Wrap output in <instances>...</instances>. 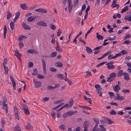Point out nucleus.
<instances>
[{
    "mask_svg": "<svg viewBox=\"0 0 131 131\" xmlns=\"http://www.w3.org/2000/svg\"><path fill=\"white\" fill-rule=\"evenodd\" d=\"M26 128L27 129H31L33 128V127L30 123H28L27 124V127H26Z\"/></svg>",
    "mask_w": 131,
    "mask_h": 131,
    "instance_id": "nucleus-20",
    "label": "nucleus"
},
{
    "mask_svg": "<svg viewBox=\"0 0 131 131\" xmlns=\"http://www.w3.org/2000/svg\"><path fill=\"white\" fill-rule=\"evenodd\" d=\"M37 24L39 26L43 27H46L47 26L46 23L44 22L43 21L38 22L37 23Z\"/></svg>",
    "mask_w": 131,
    "mask_h": 131,
    "instance_id": "nucleus-6",
    "label": "nucleus"
},
{
    "mask_svg": "<svg viewBox=\"0 0 131 131\" xmlns=\"http://www.w3.org/2000/svg\"><path fill=\"white\" fill-rule=\"evenodd\" d=\"M64 80L65 81L68 82V84L70 85H72V82L68 79L66 77V78L64 79Z\"/></svg>",
    "mask_w": 131,
    "mask_h": 131,
    "instance_id": "nucleus-23",
    "label": "nucleus"
},
{
    "mask_svg": "<svg viewBox=\"0 0 131 131\" xmlns=\"http://www.w3.org/2000/svg\"><path fill=\"white\" fill-rule=\"evenodd\" d=\"M63 101V100H61L56 101H55L54 102V103L55 104H59L61 102H62Z\"/></svg>",
    "mask_w": 131,
    "mask_h": 131,
    "instance_id": "nucleus-59",
    "label": "nucleus"
},
{
    "mask_svg": "<svg viewBox=\"0 0 131 131\" xmlns=\"http://www.w3.org/2000/svg\"><path fill=\"white\" fill-rule=\"evenodd\" d=\"M37 78L39 79H43L45 78V77L43 75L40 74H38L37 75Z\"/></svg>",
    "mask_w": 131,
    "mask_h": 131,
    "instance_id": "nucleus-29",
    "label": "nucleus"
},
{
    "mask_svg": "<svg viewBox=\"0 0 131 131\" xmlns=\"http://www.w3.org/2000/svg\"><path fill=\"white\" fill-rule=\"evenodd\" d=\"M27 52L28 53H37V52H35V51L33 49H29L27 51Z\"/></svg>",
    "mask_w": 131,
    "mask_h": 131,
    "instance_id": "nucleus-15",
    "label": "nucleus"
},
{
    "mask_svg": "<svg viewBox=\"0 0 131 131\" xmlns=\"http://www.w3.org/2000/svg\"><path fill=\"white\" fill-rule=\"evenodd\" d=\"M50 71L52 72H56L57 71V70L53 67H51L50 69Z\"/></svg>",
    "mask_w": 131,
    "mask_h": 131,
    "instance_id": "nucleus-47",
    "label": "nucleus"
},
{
    "mask_svg": "<svg viewBox=\"0 0 131 131\" xmlns=\"http://www.w3.org/2000/svg\"><path fill=\"white\" fill-rule=\"evenodd\" d=\"M100 90H97V93L99 94V96H102V92Z\"/></svg>",
    "mask_w": 131,
    "mask_h": 131,
    "instance_id": "nucleus-49",
    "label": "nucleus"
},
{
    "mask_svg": "<svg viewBox=\"0 0 131 131\" xmlns=\"http://www.w3.org/2000/svg\"><path fill=\"white\" fill-rule=\"evenodd\" d=\"M95 88L97 89V90H101L102 88L101 87L99 84H96L95 85Z\"/></svg>",
    "mask_w": 131,
    "mask_h": 131,
    "instance_id": "nucleus-36",
    "label": "nucleus"
},
{
    "mask_svg": "<svg viewBox=\"0 0 131 131\" xmlns=\"http://www.w3.org/2000/svg\"><path fill=\"white\" fill-rule=\"evenodd\" d=\"M111 52V51H109L108 52H106L105 53L103 54L102 57H101L99 58H97V60H101L103 58H104V57L106 56L108 54H110Z\"/></svg>",
    "mask_w": 131,
    "mask_h": 131,
    "instance_id": "nucleus-10",
    "label": "nucleus"
},
{
    "mask_svg": "<svg viewBox=\"0 0 131 131\" xmlns=\"http://www.w3.org/2000/svg\"><path fill=\"white\" fill-rule=\"evenodd\" d=\"M14 115L18 114V110L16 107H14Z\"/></svg>",
    "mask_w": 131,
    "mask_h": 131,
    "instance_id": "nucleus-38",
    "label": "nucleus"
},
{
    "mask_svg": "<svg viewBox=\"0 0 131 131\" xmlns=\"http://www.w3.org/2000/svg\"><path fill=\"white\" fill-rule=\"evenodd\" d=\"M89 122V121H85L84 124V129H88Z\"/></svg>",
    "mask_w": 131,
    "mask_h": 131,
    "instance_id": "nucleus-12",
    "label": "nucleus"
},
{
    "mask_svg": "<svg viewBox=\"0 0 131 131\" xmlns=\"http://www.w3.org/2000/svg\"><path fill=\"white\" fill-rule=\"evenodd\" d=\"M114 79H112V78H111L110 77H108L107 81L108 82H111Z\"/></svg>",
    "mask_w": 131,
    "mask_h": 131,
    "instance_id": "nucleus-58",
    "label": "nucleus"
},
{
    "mask_svg": "<svg viewBox=\"0 0 131 131\" xmlns=\"http://www.w3.org/2000/svg\"><path fill=\"white\" fill-rule=\"evenodd\" d=\"M83 97L84 100H86L90 104H92V100L91 98H88L85 95H84Z\"/></svg>",
    "mask_w": 131,
    "mask_h": 131,
    "instance_id": "nucleus-13",
    "label": "nucleus"
},
{
    "mask_svg": "<svg viewBox=\"0 0 131 131\" xmlns=\"http://www.w3.org/2000/svg\"><path fill=\"white\" fill-rule=\"evenodd\" d=\"M110 76L111 78H112L115 77L116 76V74L114 72L112 73L110 75Z\"/></svg>",
    "mask_w": 131,
    "mask_h": 131,
    "instance_id": "nucleus-34",
    "label": "nucleus"
},
{
    "mask_svg": "<svg viewBox=\"0 0 131 131\" xmlns=\"http://www.w3.org/2000/svg\"><path fill=\"white\" fill-rule=\"evenodd\" d=\"M7 102V98L6 96H4L3 97V101L2 103H6Z\"/></svg>",
    "mask_w": 131,
    "mask_h": 131,
    "instance_id": "nucleus-42",
    "label": "nucleus"
},
{
    "mask_svg": "<svg viewBox=\"0 0 131 131\" xmlns=\"http://www.w3.org/2000/svg\"><path fill=\"white\" fill-rule=\"evenodd\" d=\"M47 88L48 89H49L50 90H53L54 89V88L53 87L51 86H48L47 87Z\"/></svg>",
    "mask_w": 131,
    "mask_h": 131,
    "instance_id": "nucleus-61",
    "label": "nucleus"
},
{
    "mask_svg": "<svg viewBox=\"0 0 131 131\" xmlns=\"http://www.w3.org/2000/svg\"><path fill=\"white\" fill-rule=\"evenodd\" d=\"M68 116H70L72 115L73 114V112L72 111H70L67 112Z\"/></svg>",
    "mask_w": 131,
    "mask_h": 131,
    "instance_id": "nucleus-28",
    "label": "nucleus"
},
{
    "mask_svg": "<svg viewBox=\"0 0 131 131\" xmlns=\"http://www.w3.org/2000/svg\"><path fill=\"white\" fill-rule=\"evenodd\" d=\"M21 107L22 109L24 110V112L27 115L30 114V113L29 111L28 107L26 105H21Z\"/></svg>",
    "mask_w": 131,
    "mask_h": 131,
    "instance_id": "nucleus-1",
    "label": "nucleus"
},
{
    "mask_svg": "<svg viewBox=\"0 0 131 131\" xmlns=\"http://www.w3.org/2000/svg\"><path fill=\"white\" fill-rule=\"evenodd\" d=\"M20 48L21 49L24 46V43L22 42H20L19 44Z\"/></svg>",
    "mask_w": 131,
    "mask_h": 131,
    "instance_id": "nucleus-60",
    "label": "nucleus"
},
{
    "mask_svg": "<svg viewBox=\"0 0 131 131\" xmlns=\"http://www.w3.org/2000/svg\"><path fill=\"white\" fill-rule=\"evenodd\" d=\"M124 99V97L123 96H120L119 95L118 96L117 99L116 100H122Z\"/></svg>",
    "mask_w": 131,
    "mask_h": 131,
    "instance_id": "nucleus-43",
    "label": "nucleus"
},
{
    "mask_svg": "<svg viewBox=\"0 0 131 131\" xmlns=\"http://www.w3.org/2000/svg\"><path fill=\"white\" fill-rule=\"evenodd\" d=\"M14 129L16 130L17 131H21L20 129V127L18 125H17L14 127Z\"/></svg>",
    "mask_w": 131,
    "mask_h": 131,
    "instance_id": "nucleus-40",
    "label": "nucleus"
},
{
    "mask_svg": "<svg viewBox=\"0 0 131 131\" xmlns=\"http://www.w3.org/2000/svg\"><path fill=\"white\" fill-rule=\"evenodd\" d=\"M33 82L34 86L35 88H39L41 85V83L40 81L36 80L35 79H33Z\"/></svg>",
    "mask_w": 131,
    "mask_h": 131,
    "instance_id": "nucleus-2",
    "label": "nucleus"
},
{
    "mask_svg": "<svg viewBox=\"0 0 131 131\" xmlns=\"http://www.w3.org/2000/svg\"><path fill=\"white\" fill-rule=\"evenodd\" d=\"M107 67L109 69H113L115 68V66L113 65H107Z\"/></svg>",
    "mask_w": 131,
    "mask_h": 131,
    "instance_id": "nucleus-30",
    "label": "nucleus"
},
{
    "mask_svg": "<svg viewBox=\"0 0 131 131\" xmlns=\"http://www.w3.org/2000/svg\"><path fill=\"white\" fill-rule=\"evenodd\" d=\"M124 76V79L125 80L128 81L130 79L129 77V75L127 73L124 72L123 73Z\"/></svg>",
    "mask_w": 131,
    "mask_h": 131,
    "instance_id": "nucleus-8",
    "label": "nucleus"
},
{
    "mask_svg": "<svg viewBox=\"0 0 131 131\" xmlns=\"http://www.w3.org/2000/svg\"><path fill=\"white\" fill-rule=\"evenodd\" d=\"M21 8L23 9L26 10L27 8V6L26 4H21L20 5Z\"/></svg>",
    "mask_w": 131,
    "mask_h": 131,
    "instance_id": "nucleus-18",
    "label": "nucleus"
},
{
    "mask_svg": "<svg viewBox=\"0 0 131 131\" xmlns=\"http://www.w3.org/2000/svg\"><path fill=\"white\" fill-rule=\"evenodd\" d=\"M94 121L96 123V124H98L99 123V120L95 118H93Z\"/></svg>",
    "mask_w": 131,
    "mask_h": 131,
    "instance_id": "nucleus-57",
    "label": "nucleus"
},
{
    "mask_svg": "<svg viewBox=\"0 0 131 131\" xmlns=\"http://www.w3.org/2000/svg\"><path fill=\"white\" fill-rule=\"evenodd\" d=\"M35 11L36 12L45 13H46L47 12L46 10L42 8L36 9L35 10Z\"/></svg>",
    "mask_w": 131,
    "mask_h": 131,
    "instance_id": "nucleus-4",
    "label": "nucleus"
},
{
    "mask_svg": "<svg viewBox=\"0 0 131 131\" xmlns=\"http://www.w3.org/2000/svg\"><path fill=\"white\" fill-rule=\"evenodd\" d=\"M116 38V36L113 37L112 38L111 37H108L107 38L108 39L110 40H112L115 39Z\"/></svg>",
    "mask_w": 131,
    "mask_h": 131,
    "instance_id": "nucleus-51",
    "label": "nucleus"
},
{
    "mask_svg": "<svg viewBox=\"0 0 131 131\" xmlns=\"http://www.w3.org/2000/svg\"><path fill=\"white\" fill-rule=\"evenodd\" d=\"M42 62L43 72L45 74H46L47 73L46 63L44 60L43 59H42Z\"/></svg>",
    "mask_w": 131,
    "mask_h": 131,
    "instance_id": "nucleus-3",
    "label": "nucleus"
},
{
    "mask_svg": "<svg viewBox=\"0 0 131 131\" xmlns=\"http://www.w3.org/2000/svg\"><path fill=\"white\" fill-rule=\"evenodd\" d=\"M21 82H22L23 83L22 84H21V85H23V90H25L26 89V84L25 83V82L24 81H21Z\"/></svg>",
    "mask_w": 131,
    "mask_h": 131,
    "instance_id": "nucleus-48",
    "label": "nucleus"
},
{
    "mask_svg": "<svg viewBox=\"0 0 131 131\" xmlns=\"http://www.w3.org/2000/svg\"><path fill=\"white\" fill-rule=\"evenodd\" d=\"M59 128L60 129L63 130H64L66 129V128L65 127V126L63 124L62 125L60 126L59 127Z\"/></svg>",
    "mask_w": 131,
    "mask_h": 131,
    "instance_id": "nucleus-37",
    "label": "nucleus"
},
{
    "mask_svg": "<svg viewBox=\"0 0 131 131\" xmlns=\"http://www.w3.org/2000/svg\"><path fill=\"white\" fill-rule=\"evenodd\" d=\"M128 9V6H126L124 8H123L121 11V13H123L124 12H125L126 10H127Z\"/></svg>",
    "mask_w": 131,
    "mask_h": 131,
    "instance_id": "nucleus-32",
    "label": "nucleus"
},
{
    "mask_svg": "<svg viewBox=\"0 0 131 131\" xmlns=\"http://www.w3.org/2000/svg\"><path fill=\"white\" fill-rule=\"evenodd\" d=\"M68 117V115L67 112L63 114L62 115V117L64 118H67Z\"/></svg>",
    "mask_w": 131,
    "mask_h": 131,
    "instance_id": "nucleus-54",
    "label": "nucleus"
},
{
    "mask_svg": "<svg viewBox=\"0 0 131 131\" xmlns=\"http://www.w3.org/2000/svg\"><path fill=\"white\" fill-rule=\"evenodd\" d=\"M52 38L51 42L53 43H54L55 42V40L53 34L52 35Z\"/></svg>",
    "mask_w": 131,
    "mask_h": 131,
    "instance_id": "nucleus-44",
    "label": "nucleus"
},
{
    "mask_svg": "<svg viewBox=\"0 0 131 131\" xmlns=\"http://www.w3.org/2000/svg\"><path fill=\"white\" fill-rule=\"evenodd\" d=\"M73 100H71L69 102V107H71L73 104Z\"/></svg>",
    "mask_w": 131,
    "mask_h": 131,
    "instance_id": "nucleus-55",
    "label": "nucleus"
},
{
    "mask_svg": "<svg viewBox=\"0 0 131 131\" xmlns=\"http://www.w3.org/2000/svg\"><path fill=\"white\" fill-rule=\"evenodd\" d=\"M57 78L59 79L62 80L64 78L62 74H58L56 75Z\"/></svg>",
    "mask_w": 131,
    "mask_h": 131,
    "instance_id": "nucleus-16",
    "label": "nucleus"
},
{
    "mask_svg": "<svg viewBox=\"0 0 131 131\" xmlns=\"http://www.w3.org/2000/svg\"><path fill=\"white\" fill-rule=\"evenodd\" d=\"M123 74V71L122 70L119 71L117 73V76L118 77H121Z\"/></svg>",
    "mask_w": 131,
    "mask_h": 131,
    "instance_id": "nucleus-24",
    "label": "nucleus"
},
{
    "mask_svg": "<svg viewBox=\"0 0 131 131\" xmlns=\"http://www.w3.org/2000/svg\"><path fill=\"white\" fill-rule=\"evenodd\" d=\"M57 52H53L51 54L50 57L51 58L54 57L57 55Z\"/></svg>",
    "mask_w": 131,
    "mask_h": 131,
    "instance_id": "nucleus-27",
    "label": "nucleus"
},
{
    "mask_svg": "<svg viewBox=\"0 0 131 131\" xmlns=\"http://www.w3.org/2000/svg\"><path fill=\"white\" fill-rule=\"evenodd\" d=\"M96 37L97 38L98 40H102L103 39V37L102 36L100 35L98 32H97L96 33Z\"/></svg>",
    "mask_w": 131,
    "mask_h": 131,
    "instance_id": "nucleus-14",
    "label": "nucleus"
},
{
    "mask_svg": "<svg viewBox=\"0 0 131 131\" xmlns=\"http://www.w3.org/2000/svg\"><path fill=\"white\" fill-rule=\"evenodd\" d=\"M110 104L112 105H115L116 106H117L118 105V104L115 102H111Z\"/></svg>",
    "mask_w": 131,
    "mask_h": 131,
    "instance_id": "nucleus-62",
    "label": "nucleus"
},
{
    "mask_svg": "<svg viewBox=\"0 0 131 131\" xmlns=\"http://www.w3.org/2000/svg\"><path fill=\"white\" fill-rule=\"evenodd\" d=\"M56 50L59 53H62V50L60 48L59 46H56Z\"/></svg>",
    "mask_w": 131,
    "mask_h": 131,
    "instance_id": "nucleus-19",
    "label": "nucleus"
},
{
    "mask_svg": "<svg viewBox=\"0 0 131 131\" xmlns=\"http://www.w3.org/2000/svg\"><path fill=\"white\" fill-rule=\"evenodd\" d=\"M121 55V53H117L115 55V56L112 57L111 58H115Z\"/></svg>",
    "mask_w": 131,
    "mask_h": 131,
    "instance_id": "nucleus-46",
    "label": "nucleus"
},
{
    "mask_svg": "<svg viewBox=\"0 0 131 131\" xmlns=\"http://www.w3.org/2000/svg\"><path fill=\"white\" fill-rule=\"evenodd\" d=\"M113 89L117 92H118V91L120 89V86L117 85H116L114 86H113Z\"/></svg>",
    "mask_w": 131,
    "mask_h": 131,
    "instance_id": "nucleus-11",
    "label": "nucleus"
},
{
    "mask_svg": "<svg viewBox=\"0 0 131 131\" xmlns=\"http://www.w3.org/2000/svg\"><path fill=\"white\" fill-rule=\"evenodd\" d=\"M106 62H102L100 63V64L97 65L96 66V67L98 68L99 67L103 65L104 64H105Z\"/></svg>",
    "mask_w": 131,
    "mask_h": 131,
    "instance_id": "nucleus-50",
    "label": "nucleus"
},
{
    "mask_svg": "<svg viewBox=\"0 0 131 131\" xmlns=\"http://www.w3.org/2000/svg\"><path fill=\"white\" fill-rule=\"evenodd\" d=\"M55 65L59 67H62L63 64L60 62H57L55 64Z\"/></svg>",
    "mask_w": 131,
    "mask_h": 131,
    "instance_id": "nucleus-21",
    "label": "nucleus"
},
{
    "mask_svg": "<svg viewBox=\"0 0 131 131\" xmlns=\"http://www.w3.org/2000/svg\"><path fill=\"white\" fill-rule=\"evenodd\" d=\"M7 19L8 20L12 16V15L9 12H7Z\"/></svg>",
    "mask_w": 131,
    "mask_h": 131,
    "instance_id": "nucleus-31",
    "label": "nucleus"
},
{
    "mask_svg": "<svg viewBox=\"0 0 131 131\" xmlns=\"http://www.w3.org/2000/svg\"><path fill=\"white\" fill-rule=\"evenodd\" d=\"M14 55L15 56H16L18 58L19 60H20V61H21V59L20 58V56H21V55L20 54V55H19L17 53H15L14 54Z\"/></svg>",
    "mask_w": 131,
    "mask_h": 131,
    "instance_id": "nucleus-52",
    "label": "nucleus"
},
{
    "mask_svg": "<svg viewBox=\"0 0 131 131\" xmlns=\"http://www.w3.org/2000/svg\"><path fill=\"white\" fill-rule=\"evenodd\" d=\"M10 79L11 81L12 82V83L13 84V88L15 90H16V83L15 81L13 79V77L11 76H10Z\"/></svg>",
    "mask_w": 131,
    "mask_h": 131,
    "instance_id": "nucleus-7",
    "label": "nucleus"
},
{
    "mask_svg": "<svg viewBox=\"0 0 131 131\" xmlns=\"http://www.w3.org/2000/svg\"><path fill=\"white\" fill-rule=\"evenodd\" d=\"M50 27L52 30H54L56 29V26L52 24H50Z\"/></svg>",
    "mask_w": 131,
    "mask_h": 131,
    "instance_id": "nucleus-25",
    "label": "nucleus"
},
{
    "mask_svg": "<svg viewBox=\"0 0 131 131\" xmlns=\"http://www.w3.org/2000/svg\"><path fill=\"white\" fill-rule=\"evenodd\" d=\"M35 19V18L33 17L32 16H30L28 18L27 21L28 22H30L34 21Z\"/></svg>",
    "mask_w": 131,
    "mask_h": 131,
    "instance_id": "nucleus-17",
    "label": "nucleus"
},
{
    "mask_svg": "<svg viewBox=\"0 0 131 131\" xmlns=\"http://www.w3.org/2000/svg\"><path fill=\"white\" fill-rule=\"evenodd\" d=\"M4 68V69L5 71V73L6 75L8 74V69L7 67L6 66H3Z\"/></svg>",
    "mask_w": 131,
    "mask_h": 131,
    "instance_id": "nucleus-26",
    "label": "nucleus"
},
{
    "mask_svg": "<svg viewBox=\"0 0 131 131\" xmlns=\"http://www.w3.org/2000/svg\"><path fill=\"white\" fill-rule=\"evenodd\" d=\"M4 61L3 63V66H6L7 63V60L6 58L4 59Z\"/></svg>",
    "mask_w": 131,
    "mask_h": 131,
    "instance_id": "nucleus-53",
    "label": "nucleus"
},
{
    "mask_svg": "<svg viewBox=\"0 0 131 131\" xmlns=\"http://www.w3.org/2000/svg\"><path fill=\"white\" fill-rule=\"evenodd\" d=\"M58 31L57 32V36H58L60 35L62 33V30L60 29H59L58 30Z\"/></svg>",
    "mask_w": 131,
    "mask_h": 131,
    "instance_id": "nucleus-41",
    "label": "nucleus"
},
{
    "mask_svg": "<svg viewBox=\"0 0 131 131\" xmlns=\"http://www.w3.org/2000/svg\"><path fill=\"white\" fill-rule=\"evenodd\" d=\"M10 27L12 30H13L14 28V23L13 21H11L10 24Z\"/></svg>",
    "mask_w": 131,
    "mask_h": 131,
    "instance_id": "nucleus-33",
    "label": "nucleus"
},
{
    "mask_svg": "<svg viewBox=\"0 0 131 131\" xmlns=\"http://www.w3.org/2000/svg\"><path fill=\"white\" fill-rule=\"evenodd\" d=\"M105 121L106 123L108 124H111L114 123V121L107 117L105 118Z\"/></svg>",
    "mask_w": 131,
    "mask_h": 131,
    "instance_id": "nucleus-5",
    "label": "nucleus"
},
{
    "mask_svg": "<svg viewBox=\"0 0 131 131\" xmlns=\"http://www.w3.org/2000/svg\"><path fill=\"white\" fill-rule=\"evenodd\" d=\"M121 52L123 54H126L127 53V52L125 50H122Z\"/></svg>",
    "mask_w": 131,
    "mask_h": 131,
    "instance_id": "nucleus-64",
    "label": "nucleus"
},
{
    "mask_svg": "<svg viewBox=\"0 0 131 131\" xmlns=\"http://www.w3.org/2000/svg\"><path fill=\"white\" fill-rule=\"evenodd\" d=\"M20 15V13L19 12H17L16 13V16L15 17L16 18H18L19 16Z\"/></svg>",
    "mask_w": 131,
    "mask_h": 131,
    "instance_id": "nucleus-63",
    "label": "nucleus"
},
{
    "mask_svg": "<svg viewBox=\"0 0 131 131\" xmlns=\"http://www.w3.org/2000/svg\"><path fill=\"white\" fill-rule=\"evenodd\" d=\"M22 26L23 28L25 29L30 30L31 28L28 25L25 23H23L22 24Z\"/></svg>",
    "mask_w": 131,
    "mask_h": 131,
    "instance_id": "nucleus-9",
    "label": "nucleus"
},
{
    "mask_svg": "<svg viewBox=\"0 0 131 131\" xmlns=\"http://www.w3.org/2000/svg\"><path fill=\"white\" fill-rule=\"evenodd\" d=\"M110 114L112 115H115L116 114V112L113 110H112L110 112Z\"/></svg>",
    "mask_w": 131,
    "mask_h": 131,
    "instance_id": "nucleus-39",
    "label": "nucleus"
},
{
    "mask_svg": "<svg viewBox=\"0 0 131 131\" xmlns=\"http://www.w3.org/2000/svg\"><path fill=\"white\" fill-rule=\"evenodd\" d=\"M86 51L87 52L89 53H91L92 51V50L90 48L88 47H86Z\"/></svg>",
    "mask_w": 131,
    "mask_h": 131,
    "instance_id": "nucleus-22",
    "label": "nucleus"
},
{
    "mask_svg": "<svg viewBox=\"0 0 131 131\" xmlns=\"http://www.w3.org/2000/svg\"><path fill=\"white\" fill-rule=\"evenodd\" d=\"M33 71L34 72L32 73V74L33 75H36L37 73V69H35L33 70Z\"/></svg>",
    "mask_w": 131,
    "mask_h": 131,
    "instance_id": "nucleus-35",
    "label": "nucleus"
},
{
    "mask_svg": "<svg viewBox=\"0 0 131 131\" xmlns=\"http://www.w3.org/2000/svg\"><path fill=\"white\" fill-rule=\"evenodd\" d=\"M121 55V53H117L115 55V56L112 57L111 58H115Z\"/></svg>",
    "mask_w": 131,
    "mask_h": 131,
    "instance_id": "nucleus-45",
    "label": "nucleus"
},
{
    "mask_svg": "<svg viewBox=\"0 0 131 131\" xmlns=\"http://www.w3.org/2000/svg\"><path fill=\"white\" fill-rule=\"evenodd\" d=\"M33 66V63L32 62H29L28 63V67L30 68L32 67Z\"/></svg>",
    "mask_w": 131,
    "mask_h": 131,
    "instance_id": "nucleus-56",
    "label": "nucleus"
}]
</instances>
